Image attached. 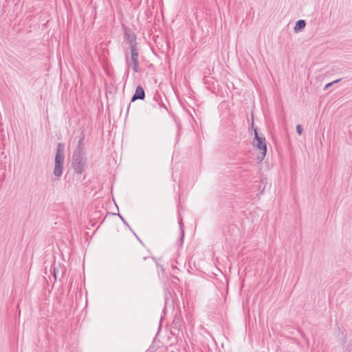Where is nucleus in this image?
Masks as SVG:
<instances>
[{
  "label": "nucleus",
  "instance_id": "nucleus-1",
  "mask_svg": "<svg viewBox=\"0 0 352 352\" xmlns=\"http://www.w3.org/2000/svg\"><path fill=\"white\" fill-rule=\"evenodd\" d=\"M65 161V146L59 143L57 146L56 153L54 159V168L53 170L54 175L59 179L63 173Z\"/></svg>",
  "mask_w": 352,
  "mask_h": 352
},
{
  "label": "nucleus",
  "instance_id": "nucleus-2",
  "mask_svg": "<svg viewBox=\"0 0 352 352\" xmlns=\"http://www.w3.org/2000/svg\"><path fill=\"white\" fill-rule=\"evenodd\" d=\"M87 162L85 152L79 148L74 153L72 158V167L77 174H82L85 170Z\"/></svg>",
  "mask_w": 352,
  "mask_h": 352
},
{
  "label": "nucleus",
  "instance_id": "nucleus-3",
  "mask_svg": "<svg viewBox=\"0 0 352 352\" xmlns=\"http://www.w3.org/2000/svg\"><path fill=\"white\" fill-rule=\"evenodd\" d=\"M253 146L261 151L260 161H262L267 153V145L265 138L258 135L256 129L254 130V139L253 141Z\"/></svg>",
  "mask_w": 352,
  "mask_h": 352
},
{
  "label": "nucleus",
  "instance_id": "nucleus-4",
  "mask_svg": "<svg viewBox=\"0 0 352 352\" xmlns=\"http://www.w3.org/2000/svg\"><path fill=\"white\" fill-rule=\"evenodd\" d=\"M138 52L134 46L132 47L131 50V57L127 60V63L129 67H131L132 69L137 72H138Z\"/></svg>",
  "mask_w": 352,
  "mask_h": 352
},
{
  "label": "nucleus",
  "instance_id": "nucleus-5",
  "mask_svg": "<svg viewBox=\"0 0 352 352\" xmlns=\"http://www.w3.org/2000/svg\"><path fill=\"white\" fill-rule=\"evenodd\" d=\"M144 98V91L142 87L138 86L136 88L135 93L132 98V101H134L137 99H143Z\"/></svg>",
  "mask_w": 352,
  "mask_h": 352
},
{
  "label": "nucleus",
  "instance_id": "nucleus-6",
  "mask_svg": "<svg viewBox=\"0 0 352 352\" xmlns=\"http://www.w3.org/2000/svg\"><path fill=\"white\" fill-rule=\"evenodd\" d=\"M135 39L136 38L133 33H126V40L130 45L131 50L133 46L136 47Z\"/></svg>",
  "mask_w": 352,
  "mask_h": 352
},
{
  "label": "nucleus",
  "instance_id": "nucleus-7",
  "mask_svg": "<svg viewBox=\"0 0 352 352\" xmlns=\"http://www.w3.org/2000/svg\"><path fill=\"white\" fill-rule=\"evenodd\" d=\"M305 25H306V23L304 20H302V19L298 20L295 24L294 30L295 32L301 31L305 28Z\"/></svg>",
  "mask_w": 352,
  "mask_h": 352
},
{
  "label": "nucleus",
  "instance_id": "nucleus-8",
  "mask_svg": "<svg viewBox=\"0 0 352 352\" xmlns=\"http://www.w3.org/2000/svg\"><path fill=\"white\" fill-rule=\"evenodd\" d=\"M340 79H338V80H335V81H333V82H329V83L327 84V85H325V87H324V89H329L330 87H331V86H332V85H333V84H334V83H337V82H340Z\"/></svg>",
  "mask_w": 352,
  "mask_h": 352
},
{
  "label": "nucleus",
  "instance_id": "nucleus-9",
  "mask_svg": "<svg viewBox=\"0 0 352 352\" xmlns=\"http://www.w3.org/2000/svg\"><path fill=\"white\" fill-rule=\"evenodd\" d=\"M296 131L300 135L302 133V129L300 125L298 124L296 126Z\"/></svg>",
  "mask_w": 352,
  "mask_h": 352
},
{
  "label": "nucleus",
  "instance_id": "nucleus-10",
  "mask_svg": "<svg viewBox=\"0 0 352 352\" xmlns=\"http://www.w3.org/2000/svg\"><path fill=\"white\" fill-rule=\"evenodd\" d=\"M57 274H58V270L54 269V276L55 279H56V278H57Z\"/></svg>",
  "mask_w": 352,
  "mask_h": 352
}]
</instances>
